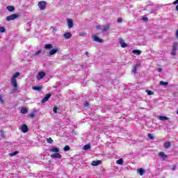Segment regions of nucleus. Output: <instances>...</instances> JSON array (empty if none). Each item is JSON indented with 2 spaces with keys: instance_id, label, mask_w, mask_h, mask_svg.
<instances>
[{
  "instance_id": "obj_20",
  "label": "nucleus",
  "mask_w": 178,
  "mask_h": 178,
  "mask_svg": "<svg viewBox=\"0 0 178 178\" xmlns=\"http://www.w3.org/2000/svg\"><path fill=\"white\" fill-rule=\"evenodd\" d=\"M50 152H59V148L58 147H51L50 149H49Z\"/></svg>"
},
{
  "instance_id": "obj_42",
  "label": "nucleus",
  "mask_w": 178,
  "mask_h": 178,
  "mask_svg": "<svg viewBox=\"0 0 178 178\" xmlns=\"http://www.w3.org/2000/svg\"><path fill=\"white\" fill-rule=\"evenodd\" d=\"M35 116V114L34 113L29 114L30 118H34Z\"/></svg>"
},
{
  "instance_id": "obj_33",
  "label": "nucleus",
  "mask_w": 178,
  "mask_h": 178,
  "mask_svg": "<svg viewBox=\"0 0 178 178\" xmlns=\"http://www.w3.org/2000/svg\"><path fill=\"white\" fill-rule=\"evenodd\" d=\"M80 37H87V33L85 32H82L79 33Z\"/></svg>"
},
{
  "instance_id": "obj_40",
  "label": "nucleus",
  "mask_w": 178,
  "mask_h": 178,
  "mask_svg": "<svg viewBox=\"0 0 178 178\" xmlns=\"http://www.w3.org/2000/svg\"><path fill=\"white\" fill-rule=\"evenodd\" d=\"M171 55L172 56H175V55H176V50H172V52H171Z\"/></svg>"
},
{
  "instance_id": "obj_47",
  "label": "nucleus",
  "mask_w": 178,
  "mask_h": 178,
  "mask_svg": "<svg viewBox=\"0 0 178 178\" xmlns=\"http://www.w3.org/2000/svg\"><path fill=\"white\" fill-rule=\"evenodd\" d=\"M88 102H86V104H85V105H84V106H85V108H87V106H88Z\"/></svg>"
},
{
  "instance_id": "obj_9",
  "label": "nucleus",
  "mask_w": 178,
  "mask_h": 178,
  "mask_svg": "<svg viewBox=\"0 0 178 178\" xmlns=\"http://www.w3.org/2000/svg\"><path fill=\"white\" fill-rule=\"evenodd\" d=\"M63 37L65 39V40H70V38L72 37V33H65L63 35Z\"/></svg>"
},
{
  "instance_id": "obj_6",
  "label": "nucleus",
  "mask_w": 178,
  "mask_h": 178,
  "mask_svg": "<svg viewBox=\"0 0 178 178\" xmlns=\"http://www.w3.org/2000/svg\"><path fill=\"white\" fill-rule=\"evenodd\" d=\"M51 94H47L46 96L42 99L41 102L42 104H45V102H47V101L51 98Z\"/></svg>"
},
{
  "instance_id": "obj_21",
  "label": "nucleus",
  "mask_w": 178,
  "mask_h": 178,
  "mask_svg": "<svg viewBox=\"0 0 178 178\" xmlns=\"http://www.w3.org/2000/svg\"><path fill=\"white\" fill-rule=\"evenodd\" d=\"M138 173H139L140 176H143L144 173H145V171L143 168H139L138 169Z\"/></svg>"
},
{
  "instance_id": "obj_22",
  "label": "nucleus",
  "mask_w": 178,
  "mask_h": 178,
  "mask_svg": "<svg viewBox=\"0 0 178 178\" xmlns=\"http://www.w3.org/2000/svg\"><path fill=\"white\" fill-rule=\"evenodd\" d=\"M177 47H178L177 42H174L172 45V50L177 51Z\"/></svg>"
},
{
  "instance_id": "obj_7",
  "label": "nucleus",
  "mask_w": 178,
  "mask_h": 178,
  "mask_svg": "<svg viewBox=\"0 0 178 178\" xmlns=\"http://www.w3.org/2000/svg\"><path fill=\"white\" fill-rule=\"evenodd\" d=\"M67 24L68 26V29H72L74 24H73V19H67Z\"/></svg>"
},
{
  "instance_id": "obj_48",
  "label": "nucleus",
  "mask_w": 178,
  "mask_h": 178,
  "mask_svg": "<svg viewBox=\"0 0 178 178\" xmlns=\"http://www.w3.org/2000/svg\"><path fill=\"white\" fill-rule=\"evenodd\" d=\"M176 165H174L173 168H172V170H176Z\"/></svg>"
},
{
  "instance_id": "obj_4",
  "label": "nucleus",
  "mask_w": 178,
  "mask_h": 178,
  "mask_svg": "<svg viewBox=\"0 0 178 178\" xmlns=\"http://www.w3.org/2000/svg\"><path fill=\"white\" fill-rule=\"evenodd\" d=\"M20 130L22 133H27L29 131V127L26 124H22L20 127Z\"/></svg>"
},
{
  "instance_id": "obj_17",
  "label": "nucleus",
  "mask_w": 178,
  "mask_h": 178,
  "mask_svg": "<svg viewBox=\"0 0 178 178\" xmlns=\"http://www.w3.org/2000/svg\"><path fill=\"white\" fill-rule=\"evenodd\" d=\"M109 29H111V26H109V24H107V25L103 26L102 31H103V33H105V31H108V30H109Z\"/></svg>"
},
{
  "instance_id": "obj_14",
  "label": "nucleus",
  "mask_w": 178,
  "mask_h": 178,
  "mask_svg": "<svg viewBox=\"0 0 178 178\" xmlns=\"http://www.w3.org/2000/svg\"><path fill=\"white\" fill-rule=\"evenodd\" d=\"M102 161L99 160L92 161L91 163L92 166H98V165H101Z\"/></svg>"
},
{
  "instance_id": "obj_1",
  "label": "nucleus",
  "mask_w": 178,
  "mask_h": 178,
  "mask_svg": "<svg viewBox=\"0 0 178 178\" xmlns=\"http://www.w3.org/2000/svg\"><path fill=\"white\" fill-rule=\"evenodd\" d=\"M19 76H20V73L16 72L11 77V84H12L13 87L14 88L13 90V92H17V90H18L19 87L17 86V80H16V79H17V77Z\"/></svg>"
},
{
  "instance_id": "obj_12",
  "label": "nucleus",
  "mask_w": 178,
  "mask_h": 178,
  "mask_svg": "<svg viewBox=\"0 0 178 178\" xmlns=\"http://www.w3.org/2000/svg\"><path fill=\"white\" fill-rule=\"evenodd\" d=\"M58 51H59V49H53L50 51H49L48 55H49V56H52V55H55V54H56V52H58Z\"/></svg>"
},
{
  "instance_id": "obj_37",
  "label": "nucleus",
  "mask_w": 178,
  "mask_h": 178,
  "mask_svg": "<svg viewBox=\"0 0 178 178\" xmlns=\"http://www.w3.org/2000/svg\"><path fill=\"white\" fill-rule=\"evenodd\" d=\"M42 50H38V51H35L34 54V56H37V55H40V54H41Z\"/></svg>"
},
{
  "instance_id": "obj_25",
  "label": "nucleus",
  "mask_w": 178,
  "mask_h": 178,
  "mask_svg": "<svg viewBox=\"0 0 178 178\" xmlns=\"http://www.w3.org/2000/svg\"><path fill=\"white\" fill-rule=\"evenodd\" d=\"M90 148H91V145H86L83 147V149H84L85 151H87L88 149H90Z\"/></svg>"
},
{
  "instance_id": "obj_41",
  "label": "nucleus",
  "mask_w": 178,
  "mask_h": 178,
  "mask_svg": "<svg viewBox=\"0 0 178 178\" xmlns=\"http://www.w3.org/2000/svg\"><path fill=\"white\" fill-rule=\"evenodd\" d=\"M117 22L118 23H122V22H123V19L122 18H118Z\"/></svg>"
},
{
  "instance_id": "obj_16",
  "label": "nucleus",
  "mask_w": 178,
  "mask_h": 178,
  "mask_svg": "<svg viewBox=\"0 0 178 178\" xmlns=\"http://www.w3.org/2000/svg\"><path fill=\"white\" fill-rule=\"evenodd\" d=\"M138 66H140V65H138V64H136L134 65L133 69H132V72H133L134 74H136V73H137V69H138Z\"/></svg>"
},
{
  "instance_id": "obj_11",
  "label": "nucleus",
  "mask_w": 178,
  "mask_h": 178,
  "mask_svg": "<svg viewBox=\"0 0 178 178\" xmlns=\"http://www.w3.org/2000/svg\"><path fill=\"white\" fill-rule=\"evenodd\" d=\"M159 156H160V158H161L162 159H163V161H165V159H166V158H168V155H166L165 154V152H160L159 153Z\"/></svg>"
},
{
  "instance_id": "obj_13",
  "label": "nucleus",
  "mask_w": 178,
  "mask_h": 178,
  "mask_svg": "<svg viewBox=\"0 0 178 178\" xmlns=\"http://www.w3.org/2000/svg\"><path fill=\"white\" fill-rule=\"evenodd\" d=\"M51 158H58V159H60L62 158V155L56 152L51 155Z\"/></svg>"
},
{
  "instance_id": "obj_45",
  "label": "nucleus",
  "mask_w": 178,
  "mask_h": 178,
  "mask_svg": "<svg viewBox=\"0 0 178 178\" xmlns=\"http://www.w3.org/2000/svg\"><path fill=\"white\" fill-rule=\"evenodd\" d=\"M96 29L97 30H101V26L98 25V26H96Z\"/></svg>"
},
{
  "instance_id": "obj_8",
  "label": "nucleus",
  "mask_w": 178,
  "mask_h": 178,
  "mask_svg": "<svg viewBox=\"0 0 178 178\" xmlns=\"http://www.w3.org/2000/svg\"><path fill=\"white\" fill-rule=\"evenodd\" d=\"M157 119H159V120H161V122H165V120H169L168 117L163 116V115H158Z\"/></svg>"
},
{
  "instance_id": "obj_2",
  "label": "nucleus",
  "mask_w": 178,
  "mask_h": 178,
  "mask_svg": "<svg viewBox=\"0 0 178 178\" xmlns=\"http://www.w3.org/2000/svg\"><path fill=\"white\" fill-rule=\"evenodd\" d=\"M38 6L40 10H44L47 8V2L42 1L38 2Z\"/></svg>"
},
{
  "instance_id": "obj_3",
  "label": "nucleus",
  "mask_w": 178,
  "mask_h": 178,
  "mask_svg": "<svg viewBox=\"0 0 178 178\" xmlns=\"http://www.w3.org/2000/svg\"><path fill=\"white\" fill-rule=\"evenodd\" d=\"M15 19H17V15H16V14H13L6 17L7 22H10L11 20H15Z\"/></svg>"
},
{
  "instance_id": "obj_10",
  "label": "nucleus",
  "mask_w": 178,
  "mask_h": 178,
  "mask_svg": "<svg viewBox=\"0 0 178 178\" xmlns=\"http://www.w3.org/2000/svg\"><path fill=\"white\" fill-rule=\"evenodd\" d=\"M92 40H93V41H96V42H104V40L102 39L98 38V36H97V35H93Z\"/></svg>"
},
{
  "instance_id": "obj_31",
  "label": "nucleus",
  "mask_w": 178,
  "mask_h": 178,
  "mask_svg": "<svg viewBox=\"0 0 178 178\" xmlns=\"http://www.w3.org/2000/svg\"><path fill=\"white\" fill-rule=\"evenodd\" d=\"M21 112L24 114H26L27 113V108L23 107L22 109H21Z\"/></svg>"
},
{
  "instance_id": "obj_32",
  "label": "nucleus",
  "mask_w": 178,
  "mask_h": 178,
  "mask_svg": "<svg viewBox=\"0 0 178 178\" xmlns=\"http://www.w3.org/2000/svg\"><path fill=\"white\" fill-rule=\"evenodd\" d=\"M47 143L49 144H52V143H54V140H52L51 138H49L47 139Z\"/></svg>"
},
{
  "instance_id": "obj_50",
  "label": "nucleus",
  "mask_w": 178,
  "mask_h": 178,
  "mask_svg": "<svg viewBox=\"0 0 178 178\" xmlns=\"http://www.w3.org/2000/svg\"><path fill=\"white\" fill-rule=\"evenodd\" d=\"M1 136H2L3 137H4L3 135L1 134Z\"/></svg>"
},
{
  "instance_id": "obj_18",
  "label": "nucleus",
  "mask_w": 178,
  "mask_h": 178,
  "mask_svg": "<svg viewBox=\"0 0 178 178\" xmlns=\"http://www.w3.org/2000/svg\"><path fill=\"white\" fill-rule=\"evenodd\" d=\"M7 10H8V12H14L15 10V7L12 6H8L6 7Z\"/></svg>"
},
{
  "instance_id": "obj_29",
  "label": "nucleus",
  "mask_w": 178,
  "mask_h": 178,
  "mask_svg": "<svg viewBox=\"0 0 178 178\" xmlns=\"http://www.w3.org/2000/svg\"><path fill=\"white\" fill-rule=\"evenodd\" d=\"M160 84H161V86H168V85H169V83H168V82H164L163 81H160Z\"/></svg>"
},
{
  "instance_id": "obj_46",
  "label": "nucleus",
  "mask_w": 178,
  "mask_h": 178,
  "mask_svg": "<svg viewBox=\"0 0 178 178\" xmlns=\"http://www.w3.org/2000/svg\"><path fill=\"white\" fill-rule=\"evenodd\" d=\"M157 72H162V68H158Z\"/></svg>"
},
{
  "instance_id": "obj_43",
  "label": "nucleus",
  "mask_w": 178,
  "mask_h": 178,
  "mask_svg": "<svg viewBox=\"0 0 178 178\" xmlns=\"http://www.w3.org/2000/svg\"><path fill=\"white\" fill-rule=\"evenodd\" d=\"M143 22H147L148 20V18L145 17L143 18Z\"/></svg>"
},
{
  "instance_id": "obj_19",
  "label": "nucleus",
  "mask_w": 178,
  "mask_h": 178,
  "mask_svg": "<svg viewBox=\"0 0 178 178\" xmlns=\"http://www.w3.org/2000/svg\"><path fill=\"white\" fill-rule=\"evenodd\" d=\"M54 48V46L51 44H47L44 45L45 49H52Z\"/></svg>"
},
{
  "instance_id": "obj_28",
  "label": "nucleus",
  "mask_w": 178,
  "mask_h": 178,
  "mask_svg": "<svg viewBox=\"0 0 178 178\" xmlns=\"http://www.w3.org/2000/svg\"><path fill=\"white\" fill-rule=\"evenodd\" d=\"M117 165H123V159H120L116 161Z\"/></svg>"
},
{
  "instance_id": "obj_35",
  "label": "nucleus",
  "mask_w": 178,
  "mask_h": 178,
  "mask_svg": "<svg viewBox=\"0 0 178 178\" xmlns=\"http://www.w3.org/2000/svg\"><path fill=\"white\" fill-rule=\"evenodd\" d=\"M0 103L3 105L5 104V102L3 101V99L2 98V95H0Z\"/></svg>"
},
{
  "instance_id": "obj_27",
  "label": "nucleus",
  "mask_w": 178,
  "mask_h": 178,
  "mask_svg": "<svg viewBox=\"0 0 178 178\" xmlns=\"http://www.w3.org/2000/svg\"><path fill=\"white\" fill-rule=\"evenodd\" d=\"M19 154V152L15 151V152H13L9 154L10 156H15L16 155H17Z\"/></svg>"
},
{
  "instance_id": "obj_5",
  "label": "nucleus",
  "mask_w": 178,
  "mask_h": 178,
  "mask_svg": "<svg viewBox=\"0 0 178 178\" xmlns=\"http://www.w3.org/2000/svg\"><path fill=\"white\" fill-rule=\"evenodd\" d=\"M44 77H45V72H40L38 74L36 79L37 80H42V79H44Z\"/></svg>"
},
{
  "instance_id": "obj_15",
  "label": "nucleus",
  "mask_w": 178,
  "mask_h": 178,
  "mask_svg": "<svg viewBox=\"0 0 178 178\" xmlns=\"http://www.w3.org/2000/svg\"><path fill=\"white\" fill-rule=\"evenodd\" d=\"M120 44L122 48H126V47H127V44L124 43V40H123V39L120 40Z\"/></svg>"
},
{
  "instance_id": "obj_36",
  "label": "nucleus",
  "mask_w": 178,
  "mask_h": 178,
  "mask_svg": "<svg viewBox=\"0 0 178 178\" xmlns=\"http://www.w3.org/2000/svg\"><path fill=\"white\" fill-rule=\"evenodd\" d=\"M64 151L67 152L70 150V147H69V145H66L64 148H63Z\"/></svg>"
},
{
  "instance_id": "obj_39",
  "label": "nucleus",
  "mask_w": 178,
  "mask_h": 178,
  "mask_svg": "<svg viewBox=\"0 0 178 178\" xmlns=\"http://www.w3.org/2000/svg\"><path fill=\"white\" fill-rule=\"evenodd\" d=\"M148 137H149V138H150V140H154V138H155L154 137V136H152V134H148Z\"/></svg>"
},
{
  "instance_id": "obj_30",
  "label": "nucleus",
  "mask_w": 178,
  "mask_h": 178,
  "mask_svg": "<svg viewBox=\"0 0 178 178\" xmlns=\"http://www.w3.org/2000/svg\"><path fill=\"white\" fill-rule=\"evenodd\" d=\"M146 92H147V95H154V92H152V90H147Z\"/></svg>"
},
{
  "instance_id": "obj_34",
  "label": "nucleus",
  "mask_w": 178,
  "mask_h": 178,
  "mask_svg": "<svg viewBox=\"0 0 178 178\" xmlns=\"http://www.w3.org/2000/svg\"><path fill=\"white\" fill-rule=\"evenodd\" d=\"M6 31V29H5V27L1 26L0 27V33H5Z\"/></svg>"
},
{
  "instance_id": "obj_38",
  "label": "nucleus",
  "mask_w": 178,
  "mask_h": 178,
  "mask_svg": "<svg viewBox=\"0 0 178 178\" xmlns=\"http://www.w3.org/2000/svg\"><path fill=\"white\" fill-rule=\"evenodd\" d=\"M53 112H54V113H58V107L54 106V107L53 108Z\"/></svg>"
},
{
  "instance_id": "obj_44",
  "label": "nucleus",
  "mask_w": 178,
  "mask_h": 178,
  "mask_svg": "<svg viewBox=\"0 0 178 178\" xmlns=\"http://www.w3.org/2000/svg\"><path fill=\"white\" fill-rule=\"evenodd\" d=\"M178 3V0H176L175 1L173 2V5H177Z\"/></svg>"
},
{
  "instance_id": "obj_26",
  "label": "nucleus",
  "mask_w": 178,
  "mask_h": 178,
  "mask_svg": "<svg viewBox=\"0 0 178 178\" xmlns=\"http://www.w3.org/2000/svg\"><path fill=\"white\" fill-rule=\"evenodd\" d=\"M170 145H171L170 142H165L164 143V148H166V149L170 148Z\"/></svg>"
},
{
  "instance_id": "obj_49",
  "label": "nucleus",
  "mask_w": 178,
  "mask_h": 178,
  "mask_svg": "<svg viewBox=\"0 0 178 178\" xmlns=\"http://www.w3.org/2000/svg\"><path fill=\"white\" fill-rule=\"evenodd\" d=\"M86 55L87 56H88V51H86Z\"/></svg>"
},
{
  "instance_id": "obj_24",
  "label": "nucleus",
  "mask_w": 178,
  "mask_h": 178,
  "mask_svg": "<svg viewBox=\"0 0 178 178\" xmlns=\"http://www.w3.org/2000/svg\"><path fill=\"white\" fill-rule=\"evenodd\" d=\"M141 51L140 50H133L132 53L134 54L135 55H141Z\"/></svg>"
},
{
  "instance_id": "obj_23",
  "label": "nucleus",
  "mask_w": 178,
  "mask_h": 178,
  "mask_svg": "<svg viewBox=\"0 0 178 178\" xmlns=\"http://www.w3.org/2000/svg\"><path fill=\"white\" fill-rule=\"evenodd\" d=\"M33 90H34L35 91H41V90H42V87H40V86H33Z\"/></svg>"
}]
</instances>
